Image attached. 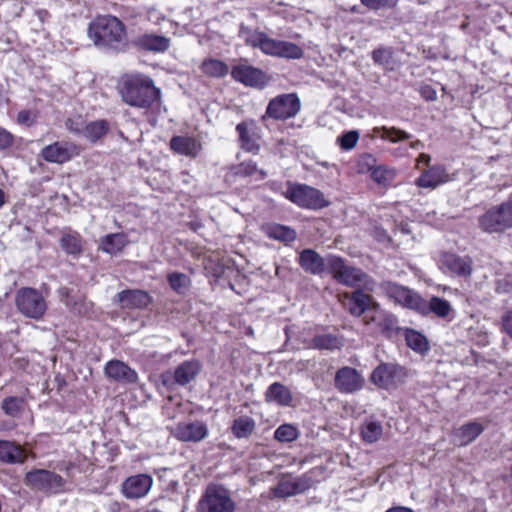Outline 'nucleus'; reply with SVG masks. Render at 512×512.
<instances>
[{"instance_id": "1", "label": "nucleus", "mask_w": 512, "mask_h": 512, "mask_svg": "<svg viewBox=\"0 0 512 512\" xmlns=\"http://www.w3.org/2000/svg\"><path fill=\"white\" fill-rule=\"evenodd\" d=\"M122 100L129 106L149 108L160 98V90L153 80L140 73L126 74L119 83Z\"/></svg>"}, {"instance_id": "2", "label": "nucleus", "mask_w": 512, "mask_h": 512, "mask_svg": "<svg viewBox=\"0 0 512 512\" xmlns=\"http://www.w3.org/2000/svg\"><path fill=\"white\" fill-rule=\"evenodd\" d=\"M88 36L98 47L121 50L126 43V30L123 23L115 16L97 17L90 23Z\"/></svg>"}, {"instance_id": "3", "label": "nucleus", "mask_w": 512, "mask_h": 512, "mask_svg": "<svg viewBox=\"0 0 512 512\" xmlns=\"http://www.w3.org/2000/svg\"><path fill=\"white\" fill-rule=\"evenodd\" d=\"M328 272L341 284L372 291L375 285L373 279L361 269L345 265L342 258L331 256L328 262Z\"/></svg>"}, {"instance_id": "4", "label": "nucleus", "mask_w": 512, "mask_h": 512, "mask_svg": "<svg viewBox=\"0 0 512 512\" xmlns=\"http://www.w3.org/2000/svg\"><path fill=\"white\" fill-rule=\"evenodd\" d=\"M479 229L488 234L503 233L512 228V195L503 203L492 206L478 217Z\"/></svg>"}, {"instance_id": "5", "label": "nucleus", "mask_w": 512, "mask_h": 512, "mask_svg": "<svg viewBox=\"0 0 512 512\" xmlns=\"http://www.w3.org/2000/svg\"><path fill=\"white\" fill-rule=\"evenodd\" d=\"M236 504L222 485L209 484L197 503V512H234Z\"/></svg>"}, {"instance_id": "6", "label": "nucleus", "mask_w": 512, "mask_h": 512, "mask_svg": "<svg viewBox=\"0 0 512 512\" xmlns=\"http://www.w3.org/2000/svg\"><path fill=\"white\" fill-rule=\"evenodd\" d=\"M24 483L35 491L58 494L64 491L66 481L61 475L53 471L34 469L26 473Z\"/></svg>"}, {"instance_id": "7", "label": "nucleus", "mask_w": 512, "mask_h": 512, "mask_svg": "<svg viewBox=\"0 0 512 512\" xmlns=\"http://www.w3.org/2000/svg\"><path fill=\"white\" fill-rule=\"evenodd\" d=\"M300 109L301 102L297 94H281L269 101L263 119L287 120L295 117Z\"/></svg>"}, {"instance_id": "8", "label": "nucleus", "mask_w": 512, "mask_h": 512, "mask_svg": "<svg viewBox=\"0 0 512 512\" xmlns=\"http://www.w3.org/2000/svg\"><path fill=\"white\" fill-rule=\"evenodd\" d=\"M15 304L22 315L35 320L40 319L47 309L44 297L33 288H22L18 290L15 297Z\"/></svg>"}, {"instance_id": "9", "label": "nucleus", "mask_w": 512, "mask_h": 512, "mask_svg": "<svg viewBox=\"0 0 512 512\" xmlns=\"http://www.w3.org/2000/svg\"><path fill=\"white\" fill-rule=\"evenodd\" d=\"M286 197L303 208L321 209L329 205L322 192L307 185L289 187L286 191Z\"/></svg>"}, {"instance_id": "10", "label": "nucleus", "mask_w": 512, "mask_h": 512, "mask_svg": "<svg viewBox=\"0 0 512 512\" xmlns=\"http://www.w3.org/2000/svg\"><path fill=\"white\" fill-rule=\"evenodd\" d=\"M472 266L473 260L467 255L460 256L445 252L441 254L439 259V267L444 273L460 278L470 277L473 271Z\"/></svg>"}, {"instance_id": "11", "label": "nucleus", "mask_w": 512, "mask_h": 512, "mask_svg": "<svg viewBox=\"0 0 512 512\" xmlns=\"http://www.w3.org/2000/svg\"><path fill=\"white\" fill-rule=\"evenodd\" d=\"M232 78L245 86L253 88H264L270 81V77L259 68L239 63L231 70Z\"/></svg>"}, {"instance_id": "12", "label": "nucleus", "mask_w": 512, "mask_h": 512, "mask_svg": "<svg viewBox=\"0 0 512 512\" xmlns=\"http://www.w3.org/2000/svg\"><path fill=\"white\" fill-rule=\"evenodd\" d=\"M382 288L387 296L403 307L418 311L423 309V298L416 292L393 282H385Z\"/></svg>"}, {"instance_id": "13", "label": "nucleus", "mask_w": 512, "mask_h": 512, "mask_svg": "<svg viewBox=\"0 0 512 512\" xmlns=\"http://www.w3.org/2000/svg\"><path fill=\"white\" fill-rule=\"evenodd\" d=\"M364 383V377L355 368L345 366L335 373L334 386L342 394L356 393L363 388Z\"/></svg>"}, {"instance_id": "14", "label": "nucleus", "mask_w": 512, "mask_h": 512, "mask_svg": "<svg viewBox=\"0 0 512 512\" xmlns=\"http://www.w3.org/2000/svg\"><path fill=\"white\" fill-rule=\"evenodd\" d=\"M312 485L313 480L307 475H302L298 478L283 477L271 491L275 498H286L303 493L311 488Z\"/></svg>"}, {"instance_id": "15", "label": "nucleus", "mask_w": 512, "mask_h": 512, "mask_svg": "<svg viewBox=\"0 0 512 512\" xmlns=\"http://www.w3.org/2000/svg\"><path fill=\"white\" fill-rule=\"evenodd\" d=\"M153 483V478L148 474L133 475L124 480L121 485V492L126 499H140L149 493Z\"/></svg>"}, {"instance_id": "16", "label": "nucleus", "mask_w": 512, "mask_h": 512, "mask_svg": "<svg viewBox=\"0 0 512 512\" xmlns=\"http://www.w3.org/2000/svg\"><path fill=\"white\" fill-rule=\"evenodd\" d=\"M78 155V146L71 142H55L41 150L43 159L50 163L62 164Z\"/></svg>"}, {"instance_id": "17", "label": "nucleus", "mask_w": 512, "mask_h": 512, "mask_svg": "<svg viewBox=\"0 0 512 512\" xmlns=\"http://www.w3.org/2000/svg\"><path fill=\"white\" fill-rule=\"evenodd\" d=\"M172 435L183 442H200L207 437L208 428L201 421L180 422L173 428Z\"/></svg>"}, {"instance_id": "18", "label": "nucleus", "mask_w": 512, "mask_h": 512, "mask_svg": "<svg viewBox=\"0 0 512 512\" xmlns=\"http://www.w3.org/2000/svg\"><path fill=\"white\" fill-rule=\"evenodd\" d=\"M104 373L107 378L122 384H133L138 380L137 372L120 360L107 362Z\"/></svg>"}, {"instance_id": "19", "label": "nucleus", "mask_w": 512, "mask_h": 512, "mask_svg": "<svg viewBox=\"0 0 512 512\" xmlns=\"http://www.w3.org/2000/svg\"><path fill=\"white\" fill-rule=\"evenodd\" d=\"M343 304L348 311L356 317L361 316L366 311V315H371L373 312V304L371 297L368 294L363 293L360 289L354 291L351 295L344 294Z\"/></svg>"}, {"instance_id": "20", "label": "nucleus", "mask_w": 512, "mask_h": 512, "mask_svg": "<svg viewBox=\"0 0 512 512\" xmlns=\"http://www.w3.org/2000/svg\"><path fill=\"white\" fill-rule=\"evenodd\" d=\"M366 325L376 323L380 331L387 337L392 336L398 330L396 317L379 308L378 304H373V312L371 315L364 316Z\"/></svg>"}, {"instance_id": "21", "label": "nucleus", "mask_w": 512, "mask_h": 512, "mask_svg": "<svg viewBox=\"0 0 512 512\" xmlns=\"http://www.w3.org/2000/svg\"><path fill=\"white\" fill-rule=\"evenodd\" d=\"M331 256L323 258L316 251L305 249L300 253L299 264L306 272L319 275L324 271H328V262Z\"/></svg>"}, {"instance_id": "22", "label": "nucleus", "mask_w": 512, "mask_h": 512, "mask_svg": "<svg viewBox=\"0 0 512 512\" xmlns=\"http://www.w3.org/2000/svg\"><path fill=\"white\" fill-rule=\"evenodd\" d=\"M265 54L273 57L300 59L303 56V50L295 43L270 38Z\"/></svg>"}, {"instance_id": "23", "label": "nucleus", "mask_w": 512, "mask_h": 512, "mask_svg": "<svg viewBox=\"0 0 512 512\" xmlns=\"http://www.w3.org/2000/svg\"><path fill=\"white\" fill-rule=\"evenodd\" d=\"M73 124L74 123L72 120H68L66 122V127L68 128V130L75 134H80L84 136L87 140H89L92 143L101 139L109 131V124L106 120H97L89 122L82 129L74 127Z\"/></svg>"}, {"instance_id": "24", "label": "nucleus", "mask_w": 512, "mask_h": 512, "mask_svg": "<svg viewBox=\"0 0 512 512\" xmlns=\"http://www.w3.org/2000/svg\"><path fill=\"white\" fill-rule=\"evenodd\" d=\"M449 174L441 165L432 166L424 171L416 180L419 187L434 189L437 186L449 181Z\"/></svg>"}, {"instance_id": "25", "label": "nucleus", "mask_w": 512, "mask_h": 512, "mask_svg": "<svg viewBox=\"0 0 512 512\" xmlns=\"http://www.w3.org/2000/svg\"><path fill=\"white\" fill-rule=\"evenodd\" d=\"M170 149L180 155L195 158L201 150V144L190 136H174L170 140Z\"/></svg>"}, {"instance_id": "26", "label": "nucleus", "mask_w": 512, "mask_h": 512, "mask_svg": "<svg viewBox=\"0 0 512 512\" xmlns=\"http://www.w3.org/2000/svg\"><path fill=\"white\" fill-rule=\"evenodd\" d=\"M122 308H142L149 304V295L142 290H124L118 293L114 299Z\"/></svg>"}, {"instance_id": "27", "label": "nucleus", "mask_w": 512, "mask_h": 512, "mask_svg": "<svg viewBox=\"0 0 512 512\" xmlns=\"http://www.w3.org/2000/svg\"><path fill=\"white\" fill-rule=\"evenodd\" d=\"M238 36L246 45L253 48H259L265 54L270 40V37L267 34L242 23L239 28Z\"/></svg>"}, {"instance_id": "28", "label": "nucleus", "mask_w": 512, "mask_h": 512, "mask_svg": "<svg viewBox=\"0 0 512 512\" xmlns=\"http://www.w3.org/2000/svg\"><path fill=\"white\" fill-rule=\"evenodd\" d=\"M201 370L198 360H187L176 367L173 378L176 384L184 386L195 380Z\"/></svg>"}, {"instance_id": "29", "label": "nucleus", "mask_w": 512, "mask_h": 512, "mask_svg": "<svg viewBox=\"0 0 512 512\" xmlns=\"http://www.w3.org/2000/svg\"><path fill=\"white\" fill-rule=\"evenodd\" d=\"M135 43L140 49L152 52H164L170 47L169 38L152 33L139 36Z\"/></svg>"}, {"instance_id": "30", "label": "nucleus", "mask_w": 512, "mask_h": 512, "mask_svg": "<svg viewBox=\"0 0 512 512\" xmlns=\"http://www.w3.org/2000/svg\"><path fill=\"white\" fill-rule=\"evenodd\" d=\"M398 367L393 364H381L374 369L371 381L380 388L389 389L395 384Z\"/></svg>"}, {"instance_id": "31", "label": "nucleus", "mask_w": 512, "mask_h": 512, "mask_svg": "<svg viewBox=\"0 0 512 512\" xmlns=\"http://www.w3.org/2000/svg\"><path fill=\"white\" fill-rule=\"evenodd\" d=\"M26 459L24 449L10 441L0 440V461L7 464L23 463Z\"/></svg>"}, {"instance_id": "32", "label": "nucleus", "mask_w": 512, "mask_h": 512, "mask_svg": "<svg viewBox=\"0 0 512 512\" xmlns=\"http://www.w3.org/2000/svg\"><path fill=\"white\" fill-rule=\"evenodd\" d=\"M423 309H419L418 312L422 314L433 313L439 318H447L452 312L453 308L449 301L433 296L428 302L423 299Z\"/></svg>"}, {"instance_id": "33", "label": "nucleus", "mask_w": 512, "mask_h": 512, "mask_svg": "<svg viewBox=\"0 0 512 512\" xmlns=\"http://www.w3.org/2000/svg\"><path fill=\"white\" fill-rule=\"evenodd\" d=\"M129 243L124 233L108 234L100 239L99 249L107 254L115 255L120 253Z\"/></svg>"}, {"instance_id": "34", "label": "nucleus", "mask_w": 512, "mask_h": 512, "mask_svg": "<svg viewBox=\"0 0 512 512\" xmlns=\"http://www.w3.org/2000/svg\"><path fill=\"white\" fill-rule=\"evenodd\" d=\"M265 398L267 402L276 403L280 406H288L292 402L290 390L279 382H275L268 387Z\"/></svg>"}, {"instance_id": "35", "label": "nucleus", "mask_w": 512, "mask_h": 512, "mask_svg": "<svg viewBox=\"0 0 512 512\" xmlns=\"http://www.w3.org/2000/svg\"><path fill=\"white\" fill-rule=\"evenodd\" d=\"M484 430L481 423L469 422L461 426L456 432L457 443L459 446H465L473 442Z\"/></svg>"}, {"instance_id": "36", "label": "nucleus", "mask_w": 512, "mask_h": 512, "mask_svg": "<svg viewBox=\"0 0 512 512\" xmlns=\"http://www.w3.org/2000/svg\"><path fill=\"white\" fill-rule=\"evenodd\" d=\"M60 246L67 254L79 256L83 252V239L77 232H67L62 235Z\"/></svg>"}, {"instance_id": "37", "label": "nucleus", "mask_w": 512, "mask_h": 512, "mask_svg": "<svg viewBox=\"0 0 512 512\" xmlns=\"http://www.w3.org/2000/svg\"><path fill=\"white\" fill-rule=\"evenodd\" d=\"M200 69L206 76L214 78H221L229 73V67L225 62L213 58L205 59Z\"/></svg>"}, {"instance_id": "38", "label": "nucleus", "mask_w": 512, "mask_h": 512, "mask_svg": "<svg viewBox=\"0 0 512 512\" xmlns=\"http://www.w3.org/2000/svg\"><path fill=\"white\" fill-rule=\"evenodd\" d=\"M256 423L249 416H241L233 421L231 431L237 438H248L255 430Z\"/></svg>"}, {"instance_id": "39", "label": "nucleus", "mask_w": 512, "mask_h": 512, "mask_svg": "<svg viewBox=\"0 0 512 512\" xmlns=\"http://www.w3.org/2000/svg\"><path fill=\"white\" fill-rule=\"evenodd\" d=\"M342 346L343 338L334 334H319L312 339V347L315 349L335 350Z\"/></svg>"}, {"instance_id": "40", "label": "nucleus", "mask_w": 512, "mask_h": 512, "mask_svg": "<svg viewBox=\"0 0 512 512\" xmlns=\"http://www.w3.org/2000/svg\"><path fill=\"white\" fill-rule=\"evenodd\" d=\"M405 340L407 345L417 353H425L429 349V344L424 335L413 329H405Z\"/></svg>"}, {"instance_id": "41", "label": "nucleus", "mask_w": 512, "mask_h": 512, "mask_svg": "<svg viewBox=\"0 0 512 512\" xmlns=\"http://www.w3.org/2000/svg\"><path fill=\"white\" fill-rule=\"evenodd\" d=\"M236 131L239 134L242 148L248 152L257 153L259 150V145L257 144L255 136L250 134L247 123H239L236 126Z\"/></svg>"}, {"instance_id": "42", "label": "nucleus", "mask_w": 512, "mask_h": 512, "mask_svg": "<svg viewBox=\"0 0 512 512\" xmlns=\"http://www.w3.org/2000/svg\"><path fill=\"white\" fill-rule=\"evenodd\" d=\"M375 133H377L381 139L388 140L392 143H398L403 140H408L412 136L404 130H401L396 127H377L374 129Z\"/></svg>"}, {"instance_id": "43", "label": "nucleus", "mask_w": 512, "mask_h": 512, "mask_svg": "<svg viewBox=\"0 0 512 512\" xmlns=\"http://www.w3.org/2000/svg\"><path fill=\"white\" fill-rule=\"evenodd\" d=\"M234 174L239 177H250L256 175L257 180H263L267 176L266 172L258 169L256 163L251 160L238 164L234 168Z\"/></svg>"}, {"instance_id": "44", "label": "nucleus", "mask_w": 512, "mask_h": 512, "mask_svg": "<svg viewBox=\"0 0 512 512\" xmlns=\"http://www.w3.org/2000/svg\"><path fill=\"white\" fill-rule=\"evenodd\" d=\"M383 433L382 425L379 422H366L361 431L362 439L367 443L378 441Z\"/></svg>"}, {"instance_id": "45", "label": "nucleus", "mask_w": 512, "mask_h": 512, "mask_svg": "<svg viewBox=\"0 0 512 512\" xmlns=\"http://www.w3.org/2000/svg\"><path fill=\"white\" fill-rule=\"evenodd\" d=\"M396 171L385 165H379L372 170L371 177L379 185H388L394 180Z\"/></svg>"}, {"instance_id": "46", "label": "nucleus", "mask_w": 512, "mask_h": 512, "mask_svg": "<svg viewBox=\"0 0 512 512\" xmlns=\"http://www.w3.org/2000/svg\"><path fill=\"white\" fill-rule=\"evenodd\" d=\"M1 407L6 415L18 417L24 409V400L19 397H7L2 401Z\"/></svg>"}, {"instance_id": "47", "label": "nucleus", "mask_w": 512, "mask_h": 512, "mask_svg": "<svg viewBox=\"0 0 512 512\" xmlns=\"http://www.w3.org/2000/svg\"><path fill=\"white\" fill-rule=\"evenodd\" d=\"M269 236L280 241L292 242L296 239L297 234L287 226L276 224L269 227Z\"/></svg>"}, {"instance_id": "48", "label": "nucleus", "mask_w": 512, "mask_h": 512, "mask_svg": "<svg viewBox=\"0 0 512 512\" xmlns=\"http://www.w3.org/2000/svg\"><path fill=\"white\" fill-rule=\"evenodd\" d=\"M168 282L171 288L179 294H184L190 286L189 277L186 274L178 272L169 274Z\"/></svg>"}, {"instance_id": "49", "label": "nucleus", "mask_w": 512, "mask_h": 512, "mask_svg": "<svg viewBox=\"0 0 512 512\" xmlns=\"http://www.w3.org/2000/svg\"><path fill=\"white\" fill-rule=\"evenodd\" d=\"M299 436L298 429L291 424L280 425L274 433V437L279 442H292Z\"/></svg>"}, {"instance_id": "50", "label": "nucleus", "mask_w": 512, "mask_h": 512, "mask_svg": "<svg viewBox=\"0 0 512 512\" xmlns=\"http://www.w3.org/2000/svg\"><path fill=\"white\" fill-rule=\"evenodd\" d=\"M359 132L351 130L337 138V142L343 150L353 149L359 141Z\"/></svg>"}, {"instance_id": "51", "label": "nucleus", "mask_w": 512, "mask_h": 512, "mask_svg": "<svg viewBox=\"0 0 512 512\" xmlns=\"http://www.w3.org/2000/svg\"><path fill=\"white\" fill-rule=\"evenodd\" d=\"M360 2L363 6L371 10L394 8L398 4V0H360Z\"/></svg>"}, {"instance_id": "52", "label": "nucleus", "mask_w": 512, "mask_h": 512, "mask_svg": "<svg viewBox=\"0 0 512 512\" xmlns=\"http://www.w3.org/2000/svg\"><path fill=\"white\" fill-rule=\"evenodd\" d=\"M392 50L389 48H378L372 52V59L376 64L388 65L392 60Z\"/></svg>"}, {"instance_id": "53", "label": "nucleus", "mask_w": 512, "mask_h": 512, "mask_svg": "<svg viewBox=\"0 0 512 512\" xmlns=\"http://www.w3.org/2000/svg\"><path fill=\"white\" fill-rule=\"evenodd\" d=\"M360 171L364 172L365 170L371 171L377 167L376 159L371 154H365L361 156L359 160Z\"/></svg>"}, {"instance_id": "54", "label": "nucleus", "mask_w": 512, "mask_h": 512, "mask_svg": "<svg viewBox=\"0 0 512 512\" xmlns=\"http://www.w3.org/2000/svg\"><path fill=\"white\" fill-rule=\"evenodd\" d=\"M17 121L19 124L31 126L34 123V117L28 110H22L17 115Z\"/></svg>"}, {"instance_id": "55", "label": "nucleus", "mask_w": 512, "mask_h": 512, "mask_svg": "<svg viewBox=\"0 0 512 512\" xmlns=\"http://www.w3.org/2000/svg\"><path fill=\"white\" fill-rule=\"evenodd\" d=\"M13 143V136L5 129L0 128V149H6Z\"/></svg>"}, {"instance_id": "56", "label": "nucleus", "mask_w": 512, "mask_h": 512, "mask_svg": "<svg viewBox=\"0 0 512 512\" xmlns=\"http://www.w3.org/2000/svg\"><path fill=\"white\" fill-rule=\"evenodd\" d=\"M420 94L427 101H435L437 99V92L430 85L421 87Z\"/></svg>"}, {"instance_id": "57", "label": "nucleus", "mask_w": 512, "mask_h": 512, "mask_svg": "<svg viewBox=\"0 0 512 512\" xmlns=\"http://www.w3.org/2000/svg\"><path fill=\"white\" fill-rule=\"evenodd\" d=\"M504 330L512 337V311L506 312L502 317Z\"/></svg>"}, {"instance_id": "58", "label": "nucleus", "mask_w": 512, "mask_h": 512, "mask_svg": "<svg viewBox=\"0 0 512 512\" xmlns=\"http://www.w3.org/2000/svg\"><path fill=\"white\" fill-rule=\"evenodd\" d=\"M431 158L429 155L427 154H420L419 157H418V163H425V164H428L430 162Z\"/></svg>"}, {"instance_id": "59", "label": "nucleus", "mask_w": 512, "mask_h": 512, "mask_svg": "<svg viewBox=\"0 0 512 512\" xmlns=\"http://www.w3.org/2000/svg\"><path fill=\"white\" fill-rule=\"evenodd\" d=\"M386 512H413L412 510L404 507L391 508Z\"/></svg>"}, {"instance_id": "60", "label": "nucleus", "mask_w": 512, "mask_h": 512, "mask_svg": "<svg viewBox=\"0 0 512 512\" xmlns=\"http://www.w3.org/2000/svg\"><path fill=\"white\" fill-rule=\"evenodd\" d=\"M410 147L412 149H419V148L423 147V143L420 140H415V141L410 143Z\"/></svg>"}, {"instance_id": "61", "label": "nucleus", "mask_w": 512, "mask_h": 512, "mask_svg": "<svg viewBox=\"0 0 512 512\" xmlns=\"http://www.w3.org/2000/svg\"><path fill=\"white\" fill-rule=\"evenodd\" d=\"M6 202V194L5 192L0 188V208L4 206Z\"/></svg>"}, {"instance_id": "62", "label": "nucleus", "mask_w": 512, "mask_h": 512, "mask_svg": "<svg viewBox=\"0 0 512 512\" xmlns=\"http://www.w3.org/2000/svg\"><path fill=\"white\" fill-rule=\"evenodd\" d=\"M147 512H162V511H160V510H158V509H152V510H149V511H147Z\"/></svg>"}, {"instance_id": "63", "label": "nucleus", "mask_w": 512, "mask_h": 512, "mask_svg": "<svg viewBox=\"0 0 512 512\" xmlns=\"http://www.w3.org/2000/svg\"><path fill=\"white\" fill-rule=\"evenodd\" d=\"M418 3H419V4H425L426 2H425V1H422V0H418Z\"/></svg>"}]
</instances>
